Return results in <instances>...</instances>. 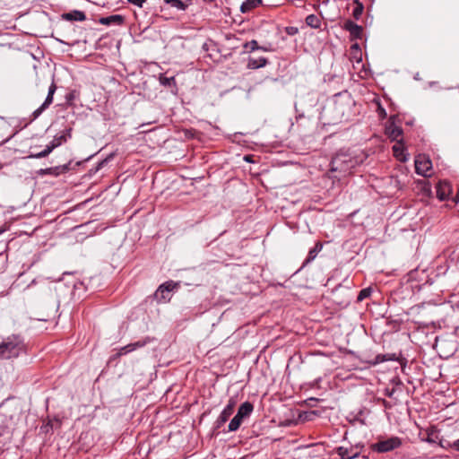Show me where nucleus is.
I'll return each mask as SVG.
<instances>
[{
    "instance_id": "f257e3e1",
    "label": "nucleus",
    "mask_w": 459,
    "mask_h": 459,
    "mask_svg": "<svg viewBox=\"0 0 459 459\" xmlns=\"http://www.w3.org/2000/svg\"><path fill=\"white\" fill-rule=\"evenodd\" d=\"M26 352V344L19 334L0 335V359H12Z\"/></svg>"
},
{
    "instance_id": "f03ea898",
    "label": "nucleus",
    "mask_w": 459,
    "mask_h": 459,
    "mask_svg": "<svg viewBox=\"0 0 459 459\" xmlns=\"http://www.w3.org/2000/svg\"><path fill=\"white\" fill-rule=\"evenodd\" d=\"M359 164V160L348 152H338L331 161L330 172H337L333 178L340 180L342 178L351 173V169Z\"/></svg>"
},
{
    "instance_id": "7ed1b4c3",
    "label": "nucleus",
    "mask_w": 459,
    "mask_h": 459,
    "mask_svg": "<svg viewBox=\"0 0 459 459\" xmlns=\"http://www.w3.org/2000/svg\"><path fill=\"white\" fill-rule=\"evenodd\" d=\"M415 171L417 174L429 178L432 175V161L426 154H419L415 158Z\"/></svg>"
},
{
    "instance_id": "20e7f679",
    "label": "nucleus",
    "mask_w": 459,
    "mask_h": 459,
    "mask_svg": "<svg viewBox=\"0 0 459 459\" xmlns=\"http://www.w3.org/2000/svg\"><path fill=\"white\" fill-rule=\"evenodd\" d=\"M402 446V439L398 437H392L385 440H380L371 446V449L377 453L393 451Z\"/></svg>"
},
{
    "instance_id": "39448f33",
    "label": "nucleus",
    "mask_w": 459,
    "mask_h": 459,
    "mask_svg": "<svg viewBox=\"0 0 459 459\" xmlns=\"http://www.w3.org/2000/svg\"><path fill=\"white\" fill-rule=\"evenodd\" d=\"M178 283L173 281H168L159 286L154 293L155 299L159 302H168L170 300V292L177 289Z\"/></svg>"
},
{
    "instance_id": "423d86ee",
    "label": "nucleus",
    "mask_w": 459,
    "mask_h": 459,
    "mask_svg": "<svg viewBox=\"0 0 459 459\" xmlns=\"http://www.w3.org/2000/svg\"><path fill=\"white\" fill-rule=\"evenodd\" d=\"M56 91V85L55 82L52 81L51 84L48 87V96H47L45 101L39 108H38L32 113L33 119H36L37 117H39L41 115V113L52 104L53 96H54Z\"/></svg>"
},
{
    "instance_id": "0eeeda50",
    "label": "nucleus",
    "mask_w": 459,
    "mask_h": 459,
    "mask_svg": "<svg viewBox=\"0 0 459 459\" xmlns=\"http://www.w3.org/2000/svg\"><path fill=\"white\" fill-rule=\"evenodd\" d=\"M342 28L350 33L351 40L361 39L363 36V28L351 20L344 22Z\"/></svg>"
},
{
    "instance_id": "6e6552de",
    "label": "nucleus",
    "mask_w": 459,
    "mask_h": 459,
    "mask_svg": "<svg viewBox=\"0 0 459 459\" xmlns=\"http://www.w3.org/2000/svg\"><path fill=\"white\" fill-rule=\"evenodd\" d=\"M236 405V402L230 399L227 406L221 412L219 417L215 421L216 429H220L223 424L229 420V418L233 414L234 408Z\"/></svg>"
},
{
    "instance_id": "1a4fd4ad",
    "label": "nucleus",
    "mask_w": 459,
    "mask_h": 459,
    "mask_svg": "<svg viewBox=\"0 0 459 459\" xmlns=\"http://www.w3.org/2000/svg\"><path fill=\"white\" fill-rule=\"evenodd\" d=\"M335 452L341 459H354L359 457L360 454L358 446L351 447L338 446L335 448Z\"/></svg>"
},
{
    "instance_id": "9d476101",
    "label": "nucleus",
    "mask_w": 459,
    "mask_h": 459,
    "mask_svg": "<svg viewBox=\"0 0 459 459\" xmlns=\"http://www.w3.org/2000/svg\"><path fill=\"white\" fill-rule=\"evenodd\" d=\"M437 197L440 201L449 198L452 194V186L447 180H441L437 185Z\"/></svg>"
},
{
    "instance_id": "9b49d317",
    "label": "nucleus",
    "mask_w": 459,
    "mask_h": 459,
    "mask_svg": "<svg viewBox=\"0 0 459 459\" xmlns=\"http://www.w3.org/2000/svg\"><path fill=\"white\" fill-rule=\"evenodd\" d=\"M385 134L391 141H400L403 135V129L396 126L394 122L389 121L387 126H385Z\"/></svg>"
},
{
    "instance_id": "f8f14e48",
    "label": "nucleus",
    "mask_w": 459,
    "mask_h": 459,
    "mask_svg": "<svg viewBox=\"0 0 459 459\" xmlns=\"http://www.w3.org/2000/svg\"><path fill=\"white\" fill-rule=\"evenodd\" d=\"M71 137V129H67L65 133L60 135H56L54 139L48 144L49 149L53 151L56 147L60 146Z\"/></svg>"
},
{
    "instance_id": "ddd939ff",
    "label": "nucleus",
    "mask_w": 459,
    "mask_h": 459,
    "mask_svg": "<svg viewBox=\"0 0 459 459\" xmlns=\"http://www.w3.org/2000/svg\"><path fill=\"white\" fill-rule=\"evenodd\" d=\"M394 156L400 161L405 162L407 160V155L405 153L403 139L396 142L393 146Z\"/></svg>"
},
{
    "instance_id": "4468645a",
    "label": "nucleus",
    "mask_w": 459,
    "mask_h": 459,
    "mask_svg": "<svg viewBox=\"0 0 459 459\" xmlns=\"http://www.w3.org/2000/svg\"><path fill=\"white\" fill-rule=\"evenodd\" d=\"M145 344H146V342H144V341L143 342L139 341V342H136L134 343L127 344V345L120 348L118 352L114 356V358L115 359L119 358L122 355H126L138 348L143 347Z\"/></svg>"
},
{
    "instance_id": "2eb2a0df",
    "label": "nucleus",
    "mask_w": 459,
    "mask_h": 459,
    "mask_svg": "<svg viewBox=\"0 0 459 459\" xmlns=\"http://www.w3.org/2000/svg\"><path fill=\"white\" fill-rule=\"evenodd\" d=\"M62 19L69 22L78 21L83 22L86 20V15L82 11L74 10L69 13H65L62 14Z\"/></svg>"
},
{
    "instance_id": "dca6fc26",
    "label": "nucleus",
    "mask_w": 459,
    "mask_h": 459,
    "mask_svg": "<svg viewBox=\"0 0 459 459\" xmlns=\"http://www.w3.org/2000/svg\"><path fill=\"white\" fill-rule=\"evenodd\" d=\"M99 22L107 26L111 24L121 25L124 22V17L120 14H113L110 16L100 18Z\"/></svg>"
},
{
    "instance_id": "f3484780",
    "label": "nucleus",
    "mask_w": 459,
    "mask_h": 459,
    "mask_svg": "<svg viewBox=\"0 0 459 459\" xmlns=\"http://www.w3.org/2000/svg\"><path fill=\"white\" fill-rule=\"evenodd\" d=\"M351 101L348 97H338L335 101V108L339 113L345 115L347 113V109L351 107Z\"/></svg>"
},
{
    "instance_id": "a211bd4d",
    "label": "nucleus",
    "mask_w": 459,
    "mask_h": 459,
    "mask_svg": "<svg viewBox=\"0 0 459 459\" xmlns=\"http://www.w3.org/2000/svg\"><path fill=\"white\" fill-rule=\"evenodd\" d=\"M266 64H267V59L265 57H263V56H261L259 58L249 57L247 60V68L258 69V68L265 66Z\"/></svg>"
},
{
    "instance_id": "6ab92c4d",
    "label": "nucleus",
    "mask_w": 459,
    "mask_h": 459,
    "mask_svg": "<svg viewBox=\"0 0 459 459\" xmlns=\"http://www.w3.org/2000/svg\"><path fill=\"white\" fill-rule=\"evenodd\" d=\"M262 0H246L240 6V11L245 13H248L251 10L262 5Z\"/></svg>"
},
{
    "instance_id": "aec40b11",
    "label": "nucleus",
    "mask_w": 459,
    "mask_h": 459,
    "mask_svg": "<svg viewBox=\"0 0 459 459\" xmlns=\"http://www.w3.org/2000/svg\"><path fill=\"white\" fill-rule=\"evenodd\" d=\"M323 248V244L321 242H316L315 247L309 250L308 252V255H307V257L306 258L305 262H304V265L309 264L311 261H313L317 254L322 250Z\"/></svg>"
},
{
    "instance_id": "412c9836",
    "label": "nucleus",
    "mask_w": 459,
    "mask_h": 459,
    "mask_svg": "<svg viewBox=\"0 0 459 459\" xmlns=\"http://www.w3.org/2000/svg\"><path fill=\"white\" fill-rule=\"evenodd\" d=\"M253 409V404L249 402H246L239 406L238 412L239 413V416L246 418L251 414Z\"/></svg>"
},
{
    "instance_id": "4be33fe9",
    "label": "nucleus",
    "mask_w": 459,
    "mask_h": 459,
    "mask_svg": "<svg viewBox=\"0 0 459 459\" xmlns=\"http://www.w3.org/2000/svg\"><path fill=\"white\" fill-rule=\"evenodd\" d=\"M8 130V123L3 117H0V139L3 142L8 140L10 137V134H7Z\"/></svg>"
},
{
    "instance_id": "5701e85b",
    "label": "nucleus",
    "mask_w": 459,
    "mask_h": 459,
    "mask_svg": "<svg viewBox=\"0 0 459 459\" xmlns=\"http://www.w3.org/2000/svg\"><path fill=\"white\" fill-rule=\"evenodd\" d=\"M306 23L311 28L318 29L321 26V20L315 14H309L306 18Z\"/></svg>"
},
{
    "instance_id": "b1692460",
    "label": "nucleus",
    "mask_w": 459,
    "mask_h": 459,
    "mask_svg": "<svg viewBox=\"0 0 459 459\" xmlns=\"http://www.w3.org/2000/svg\"><path fill=\"white\" fill-rule=\"evenodd\" d=\"M243 48L247 52H253L255 50L260 49V46L258 45V42L255 39H252L251 41H247L243 45Z\"/></svg>"
},
{
    "instance_id": "393cba45",
    "label": "nucleus",
    "mask_w": 459,
    "mask_h": 459,
    "mask_svg": "<svg viewBox=\"0 0 459 459\" xmlns=\"http://www.w3.org/2000/svg\"><path fill=\"white\" fill-rule=\"evenodd\" d=\"M164 2L178 10H185L186 8V4L181 0H164Z\"/></svg>"
},
{
    "instance_id": "a878e982",
    "label": "nucleus",
    "mask_w": 459,
    "mask_h": 459,
    "mask_svg": "<svg viewBox=\"0 0 459 459\" xmlns=\"http://www.w3.org/2000/svg\"><path fill=\"white\" fill-rule=\"evenodd\" d=\"M160 84H162L163 86H166V87L176 86V81H175V78L173 76L167 77V76H164V75H160Z\"/></svg>"
},
{
    "instance_id": "bb28decb",
    "label": "nucleus",
    "mask_w": 459,
    "mask_h": 459,
    "mask_svg": "<svg viewBox=\"0 0 459 459\" xmlns=\"http://www.w3.org/2000/svg\"><path fill=\"white\" fill-rule=\"evenodd\" d=\"M355 3H356V6L352 10V16L356 20H358L360 18L364 8H363V5L360 3H359L357 0L355 1Z\"/></svg>"
},
{
    "instance_id": "cd10ccee",
    "label": "nucleus",
    "mask_w": 459,
    "mask_h": 459,
    "mask_svg": "<svg viewBox=\"0 0 459 459\" xmlns=\"http://www.w3.org/2000/svg\"><path fill=\"white\" fill-rule=\"evenodd\" d=\"M51 152H52L51 149H49V147L47 145L43 151H41L40 152L32 154V155H30V157L35 158V159L44 158V157H47Z\"/></svg>"
},
{
    "instance_id": "c85d7f7f",
    "label": "nucleus",
    "mask_w": 459,
    "mask_h": 459,
    "mask_svg": "<svg viewBox=\"0 0 459 459\" xmlns=\"http://www.w3.org/2000/svg\"><path fill=\"white\" fill-rule=\"evenodd\" d=\"M241 422L236 419H232L229 424V431H236L240 427Z\"/></svg>"
},
{
    "instance_id": "c756f323",
    "label": "nucleus",
    "mask_w": 459,
    "mask_h": 459,
    "mask_svg": "<svg viewBox=\"0 0 459 459\" xmlns=\"http://www.w3.org/2000/svg\"><path fill=\"white\" fill-rule=\"evenodd\" d=\"M371 293L370 289H363L359 291L358 296V300H363L364 299L368 298Z\"/></svg>"
},
{
    "instance_id": "7c9ffc66",
    "label": "nucleus",
    "mask_w": 459,
    "mask_h": 459,
    "mask_svg": "<svg viewBox=\"0 0 459 459\" xmlns=\"http://www.w3.org/2000/svg\"><path fill=\"white\" fill-rule=\"evenodd\" d=\"M128 3L142 8L146 0H127Z\"/></svg>"
},
{
    "instance_id": "2f4dec72",
    "label": "nucleus",
    "mask_w": 459,
    "mask_h": 459,
    "mask_svg": "<svg viewBox=\"0 0 459 459\" xmlns=\"http://www.w3.org/2000/svg\"><path fill=\"white\" fill-rule=\"evenodd\" d=\"M377 112L380 117L384 118L386 117V112L379 102H377Z\"/></svg>"
},
{
    "instance_id": "473e14b6",
    "label": "nucleus",
    "mask_w": 459,
    "mask_h": 459,
    "mask_svg": "<svg viewBox=\"0 0 459 459\" xmlns=\"http://www.w3.org/2000/svg\"><path fill=\"white\" fill-rule=\"evenodd\" d=\"M377 359L378 362H383V361L388 360L389 359L386 358V355H383V356L378 355L377 357Z\"/></svg>"
},
{
    "instance_id": "72a5a7b5",
    "label": "nucleus",
    "mask_w": 459,
    "mask_h": 459,
    "mask_svg": "<svg viewBox=\"0 0 459 459\" xmlns=\"http://www.w3.org/2000/svg\"><path fill=\"white\" fill-rule=\"evenodd\" d=\"M8 230H9V227L6 224L1 226L0 227V235L3 234L4 232H5Z\"/></svg>"
},
{
    "instance_id": "f704fd0d",
    "label": "nucleus",
    "mask_w": 459,
    "mask_h": 459,
    "mask_svg": "<svg viewBox=\"0 0 459 459\" xmlns=\"http://www.w3.org/2000/svg\"><path fill=\"white\" fill-rule=\"evenodd\" d=\"M234 419L238 420V421H240L242 423L244 417L239 416V413L237 412V414L234 416Z\"/></svg>"
},
{
    "instance_id": "c9c22d12",
    "label": "nucleus",
    "mask_w": 459,
    "mask_h": 459,
    "mask_svg": "<svg viewBox=\"0 0 459 459\" xmlns=\"http://www.w3.org/2000/svg\"><path fill=\"white\" fill-rule=\"evenodd\" d=\"M260 49L263 51H265V52L272 50V48L270 47H266V46H260Z\"/></svg>"
},
{
    "instance_id": "e433bc0d",
    "label": "nucleus",
    "mask_w": 459,
    "mask_h": 459,
    "mask_svg": "<svg viewBox=\"0 0 459 459\" xmlns=\"http://www.w3.org/2000/svg\"><path fill=\"white\" fill-rule=\"evenodd\" d=\"M454 448L456 449L457 451H459V439L456 440L454 445H453Z\"/></svg>"
},
{
    "instance_id": "4c0bfd02",
    "label": "nucleus",
    "mask_w": 459,
    "mask_h": 459,
    "mask_svg": "<svg viewBox=\"0 0 459 459\" xmlns=\"http://www.w3.org/2000/svg\"><path fill=\"white\" fill-rule=\"evenodd\" d=\"M455 203L459 202V186H458V189H457L456 195H455Z\"/></svg>"
}]
</instances>
